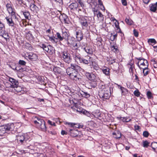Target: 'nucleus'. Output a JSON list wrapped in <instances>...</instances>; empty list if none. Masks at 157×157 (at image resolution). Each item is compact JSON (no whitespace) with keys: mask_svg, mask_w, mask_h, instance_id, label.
I'll return each instance as SVG.
<instances>
[{"mask_svg":"<svg viewBox=\"0 0 157 157\" xmlns=\"http://www.w3.org/2000/svg\"><path fill=\"white\" fill-rule=\"evenodd\" d=\"M32 121L39 129L44 132L46 131L47 127L45 125V122L44 120L40 118L38 116H33L32 118Z\"/></svg>","mask_w":157,"mask_h":157,"instance_id":"f257e3e1","label":"nucleus"},{"mask_svg":"<svg viewBox=\"0 0 157 157\" xmlns=\"http://www.w3.org/2000/svg\"><path fill=\"white\" fill-rule=\"evenodd\" d=\"M13 124H8L0 126V136H6L9 131H11L13 129Z\"/></svg>","mask_w":157,"mask_h":157,"instance_id":"f03ea898","label":"nucleus"},{"mask_svg":"<svg viewBox=\"0 0 157 157\" xmlns=\"http://www.w3.org/2000/svg\"><path fill=\"white\" fill-rule=\"evenodd\" d=\"M66 73L72 79L76 81H79L81 79L77 71L73 70L71 68H67L66 69Z\"/></svg>","mask_w":157,"mask_h":157,"instance_id":"7ed1b4c3","label":"nucleus"},{"mask_svg":"<svg viewBox=\"0 0 157 157\" xmlns=\"http://www.w3.org/2000/svg\"><path fill=\"white\" fill-rule=\"evenodd\" d=\"M90 17L87 16H82L78 17V21L83 29H86L90 24Z\"/></svg>","mask_w":157,"mask_h":157,"instance_id":"20e7f679","label":"nucleus"},{"mask_svg":"<svg viewBox=\"0 0 157 157\" xmlns=\"http://www.w3.org/2000/svg\"><path fill=\"white\" fill-rule=\"evenodd\" d=\"M60 57L66 63L69 64L72 61L71 56L67 50L62 51L60 54Z\"/></svg>","mask_w":157,"mask_h":157,"instance_id":"39448f33","label":"nucleus"},{"mask_svg":"<svg viewBox=\"0 0 157 157\" xmlns=\"http://www.w3.org/2000/svg\"><path fill=\"white\" fill-rule=\"evenodd\" d=\"M99 95L103 100L109 98L111 95L110 88L108 87L103 88L99 92Z\"/></svg>","mask_w":157,"mask_h":157,"instance_id":"423d86ee","label":"nucleus"},{"mask_svg":"<svg viewBox=\"0 0 157 157\" xmlns=\"http://www.w3.org/2000/svg\"><path fill=\"white\" fill-rule=\"evenodd\" d=\"M69 33L65 31H62L61 33L57 32L56 33V38L54 37V38L56 40H58L59 41H62L65 39V40L66 38L68 37L69 36Z\"/></svg>","mask_w":157,"mask_h":157,"instance_id":"0eeeda50","label":"nucleus"},{"mask_svg":"<svg viewBox=\"0 0 157 157\" xmlns=\"http://www.w3.org/2000/svg\"><path fill=\"white\" fill-rule=\"evenodd\" d=\"M29 138V136L26 134L19 135L17 136V142L19 144H25Z\"/></svg>","mask_w":157,"mask_h":157,"instance_id":"6e6552de","label":"nucleus"},{"mask_svg":"<svg viewBox=\"0 0 157 157\" xmlns=\"http://www.w3.org/2000/svg\"><path fill=\"white\" fill-rule=\"evenodd\" d=\"M40 47L43 49L44 50L47 52L50 55H52L54 52L53 48L50 45H47L45 44H42L40 45Z\"/></svg>","mask_w":157,"mask_h":157,"instance_id":"1a4fd4ad","label":"nucleus"},{"mask_svg":"<svg viewBox=\"0 0 157 157\" xmlns=\"http://www.w3.org/2000/svg\"><path fill=\"white\" fill-rule=\"evenodd\" d=\"M9 67L14 70L22 72L25 70V68L21 67L20 66H18L17 64L14 63L9 65Z\"/></svg>","mask_w":157,"mask_h":157,"instance_id":"9d476101","label":"nucleus"},{"mask_svg":"<svg viewBox=\"0 0 157 157\" xmlns=\"http://www.w3.org/2000/svg\"><path fill=\"white\" fill-rule=\"evenodd\" d=\"M83 33L81 30H75V36L77 41L80 42L83 39Z\"/></svg>","mask_w":157,"mask_h":157,"instance_id":"9b49d317","label":"nucleus"},{"mask_svg":"<svg viewBox=\"0 0 157 157\" xmlns=\"http://www.w3.org/2000/svg\"><path fill=\"white\" fill-rule=\"evenodd\" d=\"M14 89V90L18 94V95H20L21 94H24L26 91V89L21 86L17 85L16 86H14L13 88Z\"/></svg>","mask_w":157,"mask_h":157,"instance_id":"f8f14e48","label":"nucleus"},{"mask_svg":"<svg viewBox=\"0 0 157 157\" xmlns=\"http://www.w3.org/2000/svg\"><path fill=\"white\" fill-rule=\"evenodd\" d=\"M26 56L31 61H36L38 60L37 55L32 52L27 53Z\"/></svg>","mask_w":157,"mask_h":157,"instance_id":"ddd939ff","label":"nucleus"},{"mask_svg":"<svg viewBox=\"0 0 157 157\" xmlns=\"http://www.w3.org/2000/svg\"><path fill=\"white\" fill-rule=\"evenodd\" d=\"M63 123L66 125H68L70 127H73L74 125H78V126H75L76 128H83V125L82 124H75L73 123H70L67 122L65 121H64L63 122Z\"/></svg>","mask_w":157,"mask_h":157,"instance_id":"4468645a","label":"nucleus"},{"mask_svg":"<svg viewBox=\"0 0 157 157\" xmlns=\"http://www.w3.org/2000/svg\"><path fill=\"white\" fill-rule=\"evenodd\" d=\"M66 43L65 44L67 46L71 47V45L76 41L75 38L73 36L71 37L69 39L68 38L66 39Z\"/></svg>","mask_w":157,"mask_h":157,"instance_id":"2eb2a0df","label":"nucleus"},{"mask_svg":"<svg viewBox=\"0 0 157 157\" xmlns=\"http://www.w3.org/2000/svg\"><path fill=\"white\" fill-rule=\"evenodd\" d=\"M103 73L107 77H109L110 75V69L108 67L104 66L100 69Z\"/></svg>","mask_w":157,"mask_h":157,"instance_id":"dca6fc26","label":"nucleus"},{"mask_svg":"<svg viewBox=\"0 0 157 157\" xmlns=\"http://www.w3.org/2000/svg\"><path fill=\"white\" fill-rule=\"evenodd\" d=\"M72 57L75 61L77 63H81L83 57L78 53H74L72 54Z\"/></svg>","mask_w":157,"mask_h":157,"instance_id":"f3484780","label":"nucleus"},{"mask_svg":"<svg viewBox=\"0 0 157 157\" xmlns=\"http://www.w3.org/2000/svg\"><path fill=\"white\" fill-rule=\"evenodd\" d=\"M85 75L87 78L91 81H95L96 80V76L94 74L89 72H86Z\"/></svg>","mask_w":157,"mask_h":157,"instance_id":"a211bd4d","label":"nucleus"},{"mask_svg":"<svg viewBox=\"0 0 157 157\" xmlns=\"http://www.w3.org/2000/svg\"><path fill=\"white\" fill-rule=\"evenodd\" d=\"M30 7L31 10L35 14L37 13L39 10V7L33 3H31L30 4Z\"/></svg>","mask_w":157,"mask_h":157,"instance_id":"6ab92c4d","label":"nucleus"},{"mask_svg":"<svg viewBox=\"0 0 157 157\" xmlns=\"http://www.w3.org/2000/svg\"><path fill=\"white\" fill-rule=\"evenodd\" d=\"M78 7V4L77 2L72 3L69 6L70 10L73 11L77 10Z\"/></svg>","mask_w":157,"mask_h":157,"instance_id":"aec40b11","label":"nucleus"},{"mask_svg":"<svg viewBox=\"0 0 157 157\" xmlns=\"http://www.w3.org/2000/svg\"><path fill=\"white\" fill-rule=\"evenodd\" d=\"M5 19L6 21V23L9 26L13 27L14 25V23L13 20L12 18L9 17H6Z\"/></svg>","mask_w":157,"mask_h":157,"instance_id":"412c9836","label":"nucleus"},{"mask_svg":"<svg viewBox=\"0 0 157 157\" xmlns=\"http://www.w3.org/2000/svg\"><path fill=\"white\" fill-rule=\"evenodd\" d=\"M9 81L10 82V83L12 86V88L14 86H16L19 84L18 81L11 77H9Z\"/></svg>","mask_w":157,"mask_h":157,"instance_id":"4be33fe9","label":"nucleus"},{"mask_svg":"<svg viewBox=\"0 0 157 157\" xmlns=\"http://www.w3.org/2000/svg\"><path fill=\"white\" fill-rule=\"evenodd\" d=\"M83 49L88 54L91 55L93 54L92 49L88 46L86 45L83 48Z\"/></svg>","mask_w":157,"mask_h":157,"instance_id":"5701e85b","label":"nucleus"},{"mask_svg":"<svg viewBox=\"0 0 157 157\" xmlns=\"http://www.w3.org/2000/svg\"><path fill=\"white\" fill-rule=\"evenodd\" d=\"M80 93L83 97L86 98H88L90 96V94L89 92L85 90H81Z\"/></svg>","mask_w":157,"mask_h":157,"instance_id":"b1692460","label":"nucleus"},{"mask_svg":"<svg viewBox=\"0 0 157 157\" xmlns=\"http://www.w3.org/2000/svg\"><path fill=\"white\" fill-rule=\"evenodd\" d=\"M6 10L8 13H10V12L15 9L13 7V5L11 2L7 3L6 4Z\"/></svg>","mask_w":157,"mask_h":157,"instance_id":"393cba45","label":"nucleus"},{"mask_svg":"<svg viewBox=\"0 0 157 157\" xmlns=\"http://www.w3.org/2000/svg\"><path fill=\"white\" fill-rule=\"evenodd\" d=\"M68 68H71L73 70H75L76 71L78 70L80 71L82 69L80 66L75 64L71 63V67Z\"/></svg>","mask_w":157,"mask_h":157,"instance_id":"a878e982","label":"nucleus"},{"mask_svg":"<svg viewBox=\"0 0 157 157\" xmlns=\"http://www.w3.org/2000/svg\"><path fill=\"white\" fill-rule=\"evenodd\" d=\"M8 13L11 15V17H10V18L13 19H15L16 21L18 20V19L17 17V14L16 13L15 9Z\"/></svg>","mask_w":157,"mask_h":157,"instance_id":"bb28decb","label":"nucleus"},{"mask_svg":"<svg viewBox=\"0 0 157 157\" xmlns=\"http://www.w3.org/2000/svg\"><path fill=\"white\" fill-rule=\"evenodd\" d=\"M0 35L5 39L6 40H7V39H9V34L7 33L6 32L5 30L0 32Z\"/></svg>","mask_w":157,"mask_h":157,"instance_id":"cd10ccee","label":"nucleus"},{"mask_svg":"<svg viewBox=\"0 0 157 157\" xmlns=\"http://www.w3.org/2000/svg\"><path fill=\"white\" fill-rule=\"evenodd\" d=\"M150 10L154 12H155L157 10V6L156 2L155 3L151 4L149 5Z\"/></svg>","mask_w":157,"mask_h":157,"instance_id":"c85d7f7f","label":"nucleus"},{"mask_svg":"<svg viewBox=\"0 0 157 157\" xmlns=\"http://www.w3.org/2000/svg\"><path fill=\"white\" fill-rule=\"evenodd\" d=\"M70 135L73 137L77 136L78 135V131L75 129H69Z\"/></svg>","mask_w":157,"mask_h":157,"instance_id":"c756f323","label":"nucleus"},{"mask_svg":"<svg viewBox=\"0 0 157 157\" xmlns=\"http://www.w3.org/2000/svg\"><path fill=\"white\" fill-rule=\"evenodd\" d=\"M21 14H22L24 16L25 19L29 20L30 19V14L28 11L24 12L21 11Z\"/></svg>","mask_w":157,"mask_h":157,"instance_id":"7c9ffc66","label":"nucleus"},{"mask_svg":"<svg viewBox=\"0 0 157 157\" xmlns=\"http://www.w3.org/2000/svg\"><path fill=\"white\" fill-rule=\"evenodd\" d=\"M37 79V82L41 84H44L45 82L44 81V77L43 76H38Z\"/></svg>","mask_w":157,"mask_h":157,"instance_id":"2f4dec72","label":"nucleus"},{"mask_svg":"<svg viewBox=\"0 0 157 157\" xmlns=\"http://www.w3.org/2000/svg\"><path fill=\"white\" fill-rule=\"evenodd\" d=\"M93 116L94 117L98 118L99 117H101V113L100 112L99 110H96L94 112L93 114Z\"/></svg>","mask_w":157,"mask_h":157,"instance_id":"473e14b6","label":"nucleus"},{"mask_svg":"<svg viewBox=\"0 0 157 157\" xmlns=\"http://www.w3.org/2000/svg\"><path fill=\"white\" fill-rule=\"evenodd\" d=\"M62 19L61 20L64 22L65 23L69 24V21L68 17L65 14L62 16Z\"/></svg>","mask_w":157,"mask_h":157,"instance_id":"72a5a7b5","label":"nucleus"},{"mask_svg":"<svg viewBox=\"0 0 157 157\" xmlns=\"http://www.w3.org/2000/svg\"><path fill=\"white\" fill-rule=\"evenodd\" d=\"M91 68L97 71L100 70V68L98 65L95 63H92V65H91Z\"/></svg>","mask_w":157,"mask_h":157,"instance_id":"f704fd0d","label":"nucleus"},{"mask_svg":"<svg viewBox=\"0 0 157 157\" xmlns=\"http://www.w3.org/2000/svg\"><path fill=\"white\" fill-rule=\"evenodd\" d=\"M140 65H143L146 66L147 67H148L149 63L146 60L144 59H143L142 61L140 62Z\"/></svg>","mask_w":157,"mask_h":157,"instance_id":"c9c22d12","label":"nucleus"},{"mask_svg":"<svg viewBox=\"0 0 157 157\" xmlns=\"http://www.w3.org/2000/svg\"><path fill=\"white\" fill-rule=\"evenodd\" d=\"M125 21L126 23L128 25H132L133 23V21L129 17H126L125 19Z\"/></svg>","mask_w":157,"mask_h":157,"instance_id":"e433bc0d","label":"nucleus"},{"mask_svg":"<svg viewBox=\"0 0 157 157\" xmlns=\"http://www.w3.org/2000/svg\"><path fill=\"white\" fill-rule=\"evenodd\" d=\"M83 114L91 118H92L93 117V115L92 114L90 113V112L86 110L85 109L83 110Z\"/></svg>","mask_w":157,"mask_h":157,"instance_id":"4c0bfd02","label":"nucleus"},{"mask_svg":"<svg viewBox=\"0 0 157 157\" xmlns=\"http://www.w3.org/2000/svg\"><path fill=\"white\" fill-rule=\"evenodd\" d=\"M26 62L23 60H20L18 61V66H20L22 67L25 66Z\"/></svg>","mask_w":157,"mask_h":157,"instance_id":"58836bf2","label":"nucleus"},{"mask_svg":"<svg viewBox=\"0 0 157 157\" xmlns=\"http://www.w3.org/2000/svg\"><path fill=\"white\" fill-rule=\"evenodd\" d=\"M143 73L144 74V75L145 76L147 75L149 73V70L148 67H146L144 68H143Z\"/></svg>","mask_w":157,"mask_h":157,"instance_id":"ea45409f","label":"nucleus"},{"mask_svg":"<svg viewBox=\"0 0 157 157\" xmlns=\"http://www.w3.org/2000/svg\"><path fill=\"white\" fill-rule=\"evenodd\" d=\"M116 59H112L111 57H110V58L109 59V60H108V61L109 62V63L110 64H112L113 63H116V64L118 66V63H116Z\"/></svg>","mask_w":157,"mask_h":157,"instance_id":"a19ab883","label":"nucleus"},{"mask_svg":"<svg viewBox=\"0 0 157 157\" xmlns=\"http://www.w3.org/2000/svg\"><path fill=\"white\" fill-rule=\"evenodd\" d=\"M151 147L154 151H155L156 148H157V142H153L151 144Z\"/></svg>","mask_w":157,"mask_h":157,"instance_id":"79ce46f5","label":"nucleus"},{"mask_svg":"<svg viewBox=\"0 0 157 157\" xmlns=\"http://www.w3.org/2000/svg\"><path fill=\"white\" fill-rule=\"evenodd\" d=\"M113 135L114 136H114V137L117 139L120 138L121 136V134L120 132H117V133L116 132H113Z\"/></svg>","mask_w":157,"mask_h":157,"instance_id":"37998d69","label":"nucleus"},{"mask_svg":"<svg viewBox=\"0 0 157 157\" xmlns=\"http://www.w3.org/2000/svg\"><path fill=\"white\" fill-rule=\"evenodd\" d=\"M92 81V82L89 83V85L91 88H94L97 85V83L96 82V80Z\"/></svg>","mask_w":157,"mask_h":157,"instance_id":"c03bdc74","label":"nucleus"},{"mask_svg":"<svg viewBox=\"0 0 157 157\" xmlns=\"http://www.w3.org/2000/svg\"><path fill=\"white\" fill-rule=\"evenodd\" d=\"M53 71L56 74H59L60 72V68L57 67H55L53 69Z\"/></svg>","mask_w":157,"mask_h":157,"instance_id":"a18cd8bd","label":"nucleus"},{"mask_svg":"<svg viewBox=\"0 0 157 157\" xmlns=\"http://www.w3.org/2000/svg\"><path fill=\"white\" fill-rule=\"evenodd\" d=\"M147 42L149 44H155L157 43L156 41L154 39H149Z\"/></svg>","mask_w":157,"mask_h":157,"instance_id":"49530a36","label":"nucleus"},{"mask_svg":"<svg viewBox=\"0 0 157 157\" xmlns=\"http://www.w3.org/2000/svg\"><path fill=\"white\" fill-rule=\"evenodd\" d=\"M5 30V26L1 21H0V32Z\"/></svg>","mask_w":157,"mask_h":157,"instance_id":"de8ad7c7","label":"nucleus"},{"mask_svg":"<svg viewBox=\"0 0 157 157\" xmlns=\"http://www.w3.org/2000/svg\"><path fill=\"white\" fill-rule=\"evenodd\" d=\"M90 62V60H87L83 58L80 63H83V64L87 65Z\"/></svg>","mask_w":157,"mask_h":157,"instance_id":"09e8293b","label":"nucleus"},{"mask_svg":"<svg viewBox=\"0 0 157 157\" xmlns=\"http://www.w3.org/2000/svg\"><path fill=\"white\" fill-rule=\"evenodd\" d=\"M52 2H55L59 4V5H62L63 4V0H50Z\"/></svg>","mask_w":157,"mask_h":157,"instance_id":"8fccbe9b","label":"nucleus"},{"mask_svg":"<svg viewBox=\"0 0 157 157\" xmlns=\"http://www.w3.org/2000/svg\"><path fill=\"white\" fill-rule=\"evenodd\" d=\"M25 46L26 48L30 51H31L33 49L31 44L29 43H26L25 44Z\"/></svg>","mask_w":157,"mask_h":157,"instance_id":"3c124183","label":"nucleus"},{"mask_svg":"<svg viewBox=\"0 0 157 157\" xmlns=\"http://www.w3.org/2000/svg\"><path fill=\"white\" fill-rule=\"evenodd\" d=\"M97 17L100 20L103 21L104 20V17L103 15L101 12L99 13V14L97 15Z\"/></svg>","mask_w":157,"mask_h":157,"instance_id":"603ef678","label":"nucleus"},{"mask_svg":"<svg viewBox=\"0 0 157 157\" xmlns=\"http://www.w3.org/2000/svg\"><path fill=\"white\" fill-rule=\"evenodd\" d=\"M133 94L134 95L136 96L137 97H139L140 96V92H139V90L137 89L134 91Z\"/></svg>","mask_w":157,"mask_h":157,"instance_id":"864d4df0","label":"nucleus"},{"mask_svg":"<svg viewBox=\"0 0 157 157\" xmlns=\"http://www.w3.org/2000/svg\"><path fill=\"white\" fill-rule=\"evenodd\" d=\"M147 96L148 99H151L152 98V93L150 91H148L147 92Z\"/></svg>","mask_w":157,"mask_h":157,"instance_id":"5fc2aeb1","label":"nucleus"},{"mask_svg":"<svg viewBox=\"0 0 157 157\" xmlns=\"http://www.w3.org/2000/svg\"><path fill=\"white\" fill-rule=\"evenodd\" d=\"M150 143L147 141H144L143 142V146L145 147H147L149 144Z\"/></svg>","mask_w":157,"mask_h":157,"instance_id":"6e6d98bb","label":"nucleus"},{"mask_svg":"<svg viewBox=\"0 0 157 157\" xmlns=\"http://www.w3.org/2000/svg\"><path fill=\"white\" fill-rule=\"evenodd\" d=\"M117 118L119 120H121L123 122H126V117H118Z\"/></svg>","mask_w":157,"mask_h":157,"instance_id":"4d7b16f0","label":"nucleus"},{"mask_svg":"<svg viewBox=\"0 0 157 157\" xmlns=\"http://www.w3.org/2000/svg\"><path fill=\"white\" fill-rule=\"evenodd\" d=\"M4 85L6 88H12V86L11 85L9 82H6L5 83Z\"/></svg>","mask_w":157,"mask_h":157,"instance_id":"13d9d810","label":"nucleus"},{"mask_svg":"<svg viewBox=\"0 0 157 157\" xmlns=\"http://www.w3.org/2000/svg\"><path fill=\"white\" fill-rule=\"evenodd\" d=\"M111 48H113L112 50L114 52L116 53L118 52V50L114 45L111 46Z\"/></svg>","mask_w":157,"mask_h":157,"instance_id":"bf43d9fd","label":"nucleus"},{"mask_svg":"<svg viewBox=\"0 0 157 157\" xmlns=\"http://www.w3.org/2000/svg\"><path fill=\"white\" fill-rule=\"evenodd\" d=\"M136 58L138 60H139V61L137 63V64L138 65V66L139 67V68H140V66L139 65V63L141 61H142L143 59H144V58H142V57H139V58Z\"/></svg>","mask_w":157,"mask_h":157,"instance_id":"052dcab7","label":"nucleus"},{"mask_svg":"<svg viewBox=\"0 0 157 157\" xmlns=\"http://www.w3.org/2000/svg\"><path fill=\"white\" fill-rule=\"evenodd\" d=\"M143 136L145 137H147L148 136L149 133L147 131H144L143 132Z\"/></svg>","mask_w":157,"mask_h":157,"instance_id":"680f3d73","label":"nucleus"},{"mask_svg":"<svg viewBox=\"0 0 157 157\" xmlns=\"http://www.w3.org/2000/svg\"><path fill=\"white\" fill-rule=\"evenodd\" d=\"M71 47L74 48L75 49H77L78 48V46L76 41V42H75L71 45Z\"/></svg>","mask_w":157,"mask_h":157,"instance_id":"e2e57ef3","label":"nucleus"},{"mask_svg":"<svg viewBox=\"0 0 157 157\" xmlns=\"http://www.w3.org/2000/svg\"><path fill=\"white\" fill-rule=\"evenodd\" d=\"M94 13V16H97V15L99 14V13H100L99 11L97 9H94V10H93Z\"/></svg>","mask_w":157,"mask_h":157,"instance_id":"0e129e2a","label":"nucleus"},{"mask_svg":"<svg viewBox=\"0 0 157 157\" xmlns=\"http://www.w3.org/2000/svg\"><path fill=\"white\" fill-rule=\"evenodd\" d=\"M133 32L134 36L136 37H137L138 36L139 34L138 33L137 30L136 29H134L133 30Z\"/></svg>","mask_w":157,"mask_h":157,"instance_id":"69168bd1","label":"nucleus"},{"mask_svg":"<svg viewBox=\"0 0 157 157\" xmlns=\"http://www.w3.org/2000/svg\"><path fill=\"white\" fill-rule=\"evenodd\" d=\"M49 40H50L51 41L52 43H57V41H56V39H54L53 37H50L49 38Z\"/></svg>","mask_w":157,"mask_h":157,"instance_id":"338daca9","label":"nucleus"},{"mask_svg":"<svg viewBox=\"0 0 157 157\" xmlns=\"http://www.w3.org/2000/svg\"><path fill=\"white\" fill-rule=\"evenodd\" d=\"M77 2L80 4L82 7H84V5L82 0H77Z\"/></svg>","mask_w":157,"mask_h":157,"instance_id":"774afa93","label":"nucleus"}]
</instances>
